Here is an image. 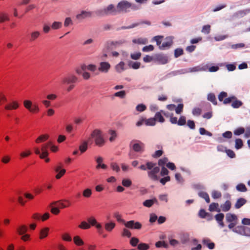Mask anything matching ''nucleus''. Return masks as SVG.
<instances>
[{
  "label": "nucleus",
  "instance_id": "nucleus-1",
  "mask_svg": "<svg viewBox=\"0 0 250 250\" xmlns=\"http://www.w3.org/2000/svg\"><path fill=\"white\" fill-rule=\"evenodd\" d=\"M139 168L142 170H149L147 172L148 177L153 181H157L159 177L157 174L160 172V167L157 166L156 163L152 162H147L146 165H142Z\"/></svg>",
  "mask_w": 250,
  "mask_h": 250
},
{
  "label": "nucleus",
  "instance_id": "nucleus-2",
  "mask_svg": "<svg viewBox=\"0 0 250 250\" xmlns=\"http://www.w3.org/2000/svg\"><path fill=\"white\" fill-rule=\"evenodd\" d=\"M140 8V6L123 0L119 2L116 6L118 13H127L131 10L136 11Z\"/></svg>",
  "mask_w": 250,
  "mask_h": 250
},
{
  "label": "nucleus",
  "instance_id": "nucleus-3",
  "mask_svg": "<svg viewBox=\"0 0 250 250\" xmlns=\"http://www.w3.org/2000/svg\"><path fill=\"white\" fill-rule=\"evenodd\" d=\"M91 137L94 139L95 143L97 146L101 147L104 145L105 141L100 129H94L91 134Z\"/></svg>",
  "mask_w": 250,
  "mask_h": 250
},
{
  "label": "nucleus",
  "instance_id": "nucleus-4",
  "mask_svg": "<svg viewBox=\"0 0 250 250\" xmlns=\"http://www.w3.org/2000/svg\"><path fill=\"white\" fill-rule=\"evenodd\" d=\"M130 148L134 151L142 153L144 151L145 145L139 140H132L130 144Z\"/></svg>",
  "mask_w": 250,
  "mask_h": 250
},
{
  "label": "nucleus",
  "instance_id": "nucleus-5",
  "mask_svg": "<svg viewBox=\"0 0 250 250\" xmlns=\"http://www.w3.org/2000/svg\"><path fill=\"white\" fill-rule=\"evenodd\" d=\"M238 217L235 214L228 213L226 215V220L229 223L228 228L232 229L235 227L238 223Z\"/></svg>",
  "mask_w": 250,
  "mask_h": 250
},
{
  "label": "nucleus",
  "instance_id": "nucleus-6",
  "mask_svg": "<svg viewBox=\"0 0 250 250\" xmlns=\"http://www.w3.org/2000/svg\"><path fill=\"white\" fill-rule=\"evenodd\" d=\"M234 232L250 237V228L244 226H238L232 229Z\"/></svg>",
  "mask_w": 250,
  "mask_h": 250
},
{
  "label": "nucleus",
  "instance_id": "nucleus-7",
  "mask_svg": "<svg viewBox=\"0 0 250 250\" xmlns=\"http://www.w3.org/2000/svg\"><path fill=\"white\" fill-rule=\"evenodd\" d=\"M97 13L100 16H104L107 15H116L118 12L116 10V7H115L113 4H110L104 9L98 11Z\"/></svg>",
  "mask_w": 250,
  "mask_h": 250
},
{
  "label": "nucleus",
  "instance_id": "nucleus-8",
  "mask_svg": "<svg viewBox=\"0 0 250 250\" xmlns=\"http://www.w3.org/2000/svg\"><path fill=\"white\" fill-rule=\"evenodd\" d=\"M78 81V78L73 74H69L62 79V83L63 85L76 83Z\"/></svg>",
  "mask_w": 250,
  "mask_h": 250
},
{
  "label": "nucleus",
  "instance_id": "nucleus-9",
  "mask_svg": "<svg viewBox=\"0 0 250 250\" xmlns=\"http://www.w3.org/2000/svg\"><path fill=\"white\" fill-rule=\"evenodd\" d=\"M24 106L32 113H37L40 109L37 104H32L31 101L29 100H25L23 101Z\"/></svg>",
  "mask_w": 250,
  "mask_h": 250
},
{
  "label": "nucleus",
  "instance_id": "nucleus-10",
  "mask_svg": "<svg viewBox=\"0 0 250 250\" xmlns=\"http://www.w3.org/2000/svg\"><path fill=\"white\" fill-rule=\"evenodd\" d=\"M125 227L130 229H140L142 228V224L139 222H135L134 220H131L125 223Z\"/></svg>",
  "mask_w": 250,
  "mask_h": 250
},
{
  "label": "nucleus",
  "instance_id": "nucleus-11",
  "mask_svg": "<svg viewBox=\"0 0 250 250\" xmlns=\"http://www.w3.org/2000/svg\"><path fill=\"white\" fill-rule=\"evenodd\" d=\"M110 68V64L105 62H101L100 63V67L98 70L103 73H107Z\"/></svg>",
  "mask_w": 250,
  "mask_h": 250
},
{
  "label": "nucleus",
  "instance_id": "nucleus-12",
  "mask_svg": "<svg viewBox=\"0 0 250 250\" xmlns=\"http://www.w3.org/2000/svg\"><path fill=\"white\" fill-rule=\"evenodd\" d=\"M214 218L220 227L223 228L225 226L224 223L223 222L224 218V214L223 213L219 212L215 215Z\"/></svg>",
  "mask_w": 250,
  "mask_h": 250
},
{
  "label": "nucleus",
  "instance_id": "nucleus-13",
  "mask_svg": "<svg viewBox=\"0 0 250 250\" xmlns=\"http://www.w3.org/2000/svg\"><path fill=\"white\" fill-rule=\"evenodd\" d=\"M155 60L160 64H165L167 63V57L163 54H158L155 56Z\"/></svg>",
  "mask_w": 250,
  "mask_h": 250
},
{
  "label": "nucleus",
  "instance_id": "nucleus-14",
  "mask_svg": "<svg viewBox=\"0 0 250 250\" xmlns=\"http://www.w3.org/2000/svg\"><path fill=\"white\" fill-rule=\"evenodd\" d=\"M231 207V203L229 200H227L224 204L220 205L221 211L228 212Z\"/></svg>",
  "mask_w": 250,
  "mask_h": 250
},
{
  "label": "nucleus",
  "instance_id": "nucleus-15",
  "mask_svg": "<svg viewBox=\"0 0 250 250\" xmlns=\"http://www.w3.org/2000/svg\"><path fill=\"white\" fill-rule=\"evenodd\" d=\"M62 201V200H59L58 201L54 202L51 204V205H56L61 208H63L69 207L71 205L70 202L67 200H64L63 201L66 203H68V205H66L65 204L63 203Z\"/></svg>",
  "mask_w": 250,
  "mask_h": 250
},
{
  "label": "nucleus",
  "instance_id": "nucleus-16",
  "mask_svg": "<svg viewBox=\"0 0 250 250\" xmlns=\"http://www.w3.org/2000/svg\"><path fill=\"white\" fill-rule=\"evenodd\" d=\"M19 106V103L16 101H12V102L7 104L4 106V109L7 110L12 109H16Z\"/></svg>",
  "mask_w": 250,
  "mask_h": 250
},
{
  "label": "nucleus",
  "instance_id": "nucleus-17",
  "mask_svg": "<svg viewBox=\"0 0 250 250\" xmlns=\"http://www.w3.org/2000/svg\"><path fill=\"white\" fill-rule=\"evenodd\" d=\"M92 16V12L89 11H82L81 13L76 16L77 19L82 20Z\"/></svg>",
  "mask_w": 250,
  "mask_h": 250
},
{
  "label": "nucleus",
  "instance_id": "nucleus-18",
  "mask_svg": "<svg viewBox=\"0 0 250 250\" xmlns=\"http://www.w3.org/2000/svg\"><path fill=\"white\" fill-rule=\"evenodd\" d=\"M62 166H58L55 168V171L58 172V174L56 175V178L57 179H60L65 173L66 170L65 169H61Z\"/></svg>",
  "mask_w": 250,
  "mask_h": 250
},
{
  "label": "nucleus",
  "instance_id": "nucleus-19",
  "mask_svg": "<svg viewBox=\"0 0 250 250\" xmlns=\"http://www.w3.org/2000/svg\"><path fill=\"white\" fill-rule=\"evenodd\" d=\"M48 147V144H44L42 146L41 150H42V153L40 155V158L41 159H44L48 156V153L47 151Z\"/></svg>",
  "mask_w": 250,
  "mask_h": 250
},
{
  "label": "nucleus",
  "instance_id": "nucleus-20",
  "mask_svg": "<svg viewBox=\"0 0 250 250\" xmlns=\"http://www.w3.org/2000/svg\"><path fill=\"white\" fill-rule=\"evenodd\" d=\"M209 210L210 211H216L218 212H221V209L219 208V204L217 203H212L209 206Z\"/></svg>",
  "mask_w": 250,
  "mask_h": 250
},
{
  "label": "nucleus",
  "instance_id": "nucleus-21",
  "mask_svg": "<svg viewBox=\"0 0 250 250\" xmlns=\"http://www.w3.org/2000/svg\"><path fill=\"white\" fill-rule=\"evenodd\" d=\"M154 118L155 119V122L157 121L158 122L163 123L165 121V120L163 116V114L161 112V110L156 113Z\"/></svg>",
  "mask_w": 250,
  "mask_h": 250
},
{
  "label": "nucleus",
  "instance_id": "nucleus-22",
  "mask_svg": "<svg viewBox=\"0 0 250 250\" xmlns=\"http://www.w3.org/2000/svg\"><path fill=\"white\" fill-rule=\"evenodd\" d=\"M203 244L206 245L210 250H212L215 247V244L213 242H210V240L208 238H204L202 240Z\"/></svg>",
  "mask_w": 250,
  "mask_h": 250
},
{
  "label": "nucleus",
  "instance_id": "nucleus-23",
  "mask_svg": "<svg viewBox=\"0 0 250 250\" xmlns=\"http://www.w3.org/2000/svg\"><path fill=\"white\" fill-rule=\"evenodd\" d=\"M40 35V32L38 31H35L31 32L29 36V41L30 42H34L39 37Z\"/></svg>",
  "mask_w": 250,
  "mask_h": 250
},
{
  "label": "nucleus",
  "instance_id": "nucleus-24",
  "mask_svg": "<svg viewBox=\"0 0 250 250\" xmlns=\"http://www.w3.org/2000/svg\"><path fill=\"white\" fill-rule=\"evenodd\" d=\"M172 44V41L171 40H168L166 42H163L162 45L160 46V49L161 50H164L167 48H169Z\"/></svg>",
  "mask_w": 250,
  "mask_h": 250
},
{
  "label": "nucleus",
  "instance_id": "nucleus-25",
  "mask_svg": "<svg viewBox=\"0 0 250 250\" xmlns=\"http://www.w3.org/2000/svg\"><path fill=\"white\" fill-rule=\"evenodd\" d=\"M246 203V200L245 199L240 198L237 200V201L235 204V208L237 209L240 208Z\"/></svg>",
  "mask_w": 250,
  "mask_h": 250
},
{
  "label": "nucleus",
  "instance_id": "nucleus-26",
  "mask_svg": "<svg viewBox=\"0 0 250 250\" xmlns=\"http://www.w3.org/2000/svg\"><path fill=\"white\" fill-rule=\"evenodd\" d=\"M207 99L208 101L211 102L214 105H217V102L216 97L213 93H210L208 95Z\"/></svg>",
  "mask_w": 250,
  "mask_h": 250
},
{
  "label": "nucleus",
  "instance_id": "nucleus-27",
  "mask_svg": "<svg viewBox=\"0 0 250 250\" xmlns=\"http://www.w3.org/2000/svg\"><path fill=\"white\" fill-rule=\"evenodd\" d=\"M28 228L25 225H21L17 228V230L20 235L24 234L27 231Z\"/></svg>",
  "mask_w": 250,
  "mask_h": 250
},
{
  "label": "nucleus",
  "instance_id": "nucleus-28",
  "mask_svg": "<svg viewBox=\"0 0 250 250\" xmlns=\"http://www.w3.org/2000/svg\"><path fill=\"white\" fill-rule=\"evenodd\" d=\"M198 195L205 199L207 203H209L210 202V199L208 194L204 191H201L198 193Z\"/></svg>",
  "mask_w": 250,
  "mask_h": 250
},
{
  "label": "nucleus",
  "instance_id": "nucleus-29",
  "mask_svg": "<svg viewBox=\"0 0 250 250\" xmlns=\"http://www.w3.org/2000/svg\"><path fill=\"white\" fill-rule=\"evenodd\" d=\"M88 141H84L79 146V150L82 153H84L87 149Z\"/></svg>",
  "mask_w": 250,
  "mask_h": 250
},
{
  "label": "nucleus",
  "instance_id": "nucleus-30",
  "mask_svg": "<svg viewBox=\"0 0 250 250\" xmlns=\"http://www.w3.org/2000/svg\"><path fill=\"white\" fill-rule=\"evenodd\" d=\"M156 202H157V200L156 199L146 200L143 202V204L145 207L150 208Z\"/></svg>",
  "mask_w": 250,
  "mask_h": 250
},
{
  "label": "nucleus",
  "instance_id": "nucleus-31",
  "mask_svg": "<svg viewBox=\"0 0 250 250\" xmlns=\"http://www.w3.org/2000/svg\"><path fill=\"white\" fill-rule=\"evenodd\" d=\"M49 228H44L41 229L40 231V239H43L47 236L49 231Z\"/></svg>",
  "mask_w": 250,
  "mask_h": 250
},
{
  "label": "nucleus",
  "instance_id": "nucleus-32",
  "mask_svg": "<svg viewBox=\"0 0 250 250\" xmlns=\"http://www.w3.org/2000/svg\"><path fill=\"white\" fill-rule=\"evenodd\" d=\"M115 223L114 222L106 223L105 224V229L107 231H111L115 227Z\"/></svg>",
  "mask_w": 250,
  "mask_h": 250
},
{
  "label": "nucleus",
  "instance_id": "nucleus-33",
  "mask_svg": "<svg viewBox=\"0 0 250 250\" xmlns=\"http://www.w3.org/2000/svg\"><path fill=\"white\" fill-rule=\"evenodd\" d=\"M243 104L242 102L241 101L238 100L237 98L232 102L231 106L234 108H237L240 107Z\"/></svg>",
  "mask_w": 250,
  "mask_h": 250
},
{
  "label": "nucleus",
  "instance_id": "nucleus-34",
  "mask_svg": "<svg viewBox=\"0 0 250 250\" xmlns=\"http://www.w3.org/2000/svg\"><path fill=\"white\" fill-rule=\"evenodd\" d=\"M156 122L154 118H150L148 119H145V125L147 126H154Z\"/></svg>",
  "mask_w": 250,
  "mask_h": 250
},
{
  "label": "nucleus",
  "instance_id": "nucleus-35",
  "mask_svg": "<svg viewBox=\"0 0 250 250\" xmlns=\"http://www.w3.org/2000/svg\"><path fill=\"white\" fill-rule=\"evenodd\" d=\"M10 19L8 15L3 12L0 13V22L2 23L5 21H9Z\"/></svg>",
  "mask_w": 250,
  "mask_h": 250
},
{
  "label": "nucleus",
  "instance_id": "nucleus-36",
  "mask_svg": "<svg viewBox=\"0 0 250 250\" xmlns=\"http://www.w3.org/2000/svg\"><path fill=\"white\" fill-rule=\"evenodd\" d=\"M73 240L74 243L77 246H82L84 244L83 240L79 236H75L73 238Z\"/></svg>",
  "mask_w": 250,
  "mask_h": 250
},
{
  "label": "nucleus",
  "instance_id": "nucleus-37",
  "mask_svg": "<svg viewBox=\"0 0 250 250\" xmlns=\"http://www.w3.org/2000/svg\"><path fill=\"white\" fill-rule=\"evenodd\" d=\"M198 215L201 218H205L210 216V214L209 213L207 212L205 209H201L199 212Z\"/></svg>",
  "mask_w": 250,
  "mask_h": 250
},
{
  "label": "nucleus",
  "instance_id": "nucleus-38",
  "mask_svg": "<svg viewBox=\"0 0 250 250\" xmlns=\"http://www.w3.org/2000/svg\"><path fill=\"white\" fill-rule=\"evenodd\" d=\"M108 133L110 135V137L109 139V141L111 142H113L115 140V138L117 137L116 132L113 130H109L108 131Z\"/></svg>",
  "mask_w": 250,
  "mask_h": 250
},
{
  "label": "nucleus",
  "instance_id": "nucleus-39",
  "mask_svg": "<svg viewBox=\"0 0 250 250\" xmlns=\"http://www.w3.org/2000/svg\"><path fill=\"white\" fill-rule=\"evenodd\" d=\"M128 65L133 69H137L140 68L141 63L139 62H130L128 63Z\"/></svg>",
  "mask_w": 250,
  "mask_h": 250
},
{
  "label": "nucleus",
  "instance_id": "nucleus-40",
  "mask_svg": "<svg viewBox=\"0 0 250 250\" xmlns=\"http://www.w3.org/2000/svg\"><path fill=\"white\" fill-rule=\"evenodd\" d=\"M113 216L119 222L123 223L124 224L125 223V220L122 218V215L118 212H114L113 214Z\"/></svg>",
  "mask_w": 250,
  "mask_h": 250
},
{
  "label": "nucleus",
  "instance_id": "nucleus-41",
  "mask_svg": "<svg viewBox=\"0 0 250 250\" xmlns=\"http://www.w3.org/2000/svg\"><path fill=\"white\" fill-rule=\"evenodd\" d=\"M147 40L146 39L139 38L137 39L133 40L132 42L134 43H138L140 44H145L147 42Z\"/></svg>",
  "mask_w": 250,
  "mask_h": 250
},
{
  "label": "nucleus",
  "instance_id": "nucleus-42",
  "mask_svg": "<svg viewBox=\"0 0 250 250\" xmlns=\"http://www.w3.org/2000/svg\"><path fill=\"white\" fill-rule=\"evenodd\" d=\"M236 189L240 192H246L247 190V188L245 185L243 184H239L237 185Z\"/></svg>",
  "mask_w": 250,
  "mask_h": 250
},
{
  "label": "nucleus",
  "instance_id": "nucleus-43",
  "mask_svg": "<svg viewBox=\"0 0 250 250\" xmlns=\"http://www.w3.org/2000/svg\"><path fill=\"white\" fill-rule=\"evenodd\" d=\"M155 246L157 248H161L164 247L165 248H168V245L166 243L165 241H158L155 243Z\"/></svg>",
  "mask_w": 250,
  "mask_h": 250
},
{
  "label": "nucleus",
  "instance_id": "nucleus-44",
  "mask_svg": "<svg viewBox=\"0 0 250 250\" xmlns=\"http://www.w3.org/2000/svg\"><path fill=\"white\" fill-rule=\"evenodd\" d=\"M149 248L148 244L141 243L138 245V249L139 250H147Z\"/></svg>",
  "mask_w": 250,
  "mask_h": 250
},
{
  "label": "nucleus",
  "instance_id": "nucleus-45",
  "mask_svg": "<svg viewBox=\"0 0 250 250\" xmlns=\"http://www.w3.org/2000/svg\"><path fill=\"white\" fill-rule=\"evenodd\" d=\"M235 142V147L237 149H239L242 147L243 143L242 140L241 139H236Z\"/></svg>",
  "mask_w": 250,
  "mask_h": 250
},
{
  "label": "nucleus",
  "instance_id": "nucleus-46",
  "mask_svg": "<svg viewBox=\"0 0 250 250\" xmlns=\"http://www.w3.org/2000/svg\"><path fill=\"white\" fill-rule=\"evenodd\" d=\"M62 26V23L61 22L54 21L51 25V28L53 29L56 30L61 28Z\"/></svg>",
  "mask_w": 250,
  "mask_h": 250
},
{
  "label": "nucleus",
  "instance_id": "nucleus-47",
  "mask_svg": "<svg viewBox=\"0 0 250 250\" xmlns=\"http://www.w3.org/2000/svg\"><path fill=\"white\" fill-rule=\"evenodd\" d=\"M210 31V26L208 24L204 25L201 32L205 34H208Z\"/></svg>",
  "mask_w": 250,
  "mask_h": 250
},
{
  "label": "nucleus",
  "instance_id": "nucleus-48",
  "mask_svg": "<svg viewBox=\"0 0 250 250\" xmlns=\"http://www.w3.org/2000/svg\"><path fill=\"white\" fill-rule=\"evenodd\" d=\"M49 136L48 135H42L39 136L36 140V142L39 143L43 142L48 139Z\"/></svg>",
  "mask_w": 250,
  "mask_h": 250
},
{
  "label": "nucleus",
  "instance_id": "nucleus-49",
  "mask_svg": "<svg viewBox=\"0 0 250 250\" xmlns=\"http://www.w3.org/2000/svg\"><path fill=\"white\" fill-rule=\"evenodd\" d=\"M124 65L125 63L123 62H120L116 66V70L119 72H121L125 70Z\"/></svg>",
  "mask_w": 250,
  "mask_h": 250
},
{
  "label": "nucleus",
  "instance_id": "nucleus-50",
  "mask_svg": "<svg viewBox=\"0 0 250 250\" xmlns=\"http://www.w3.org/2000/svg\"><path fill=\"white\" fill-rule=\"evenodd\" d=\"M122 184L125 187H129L132 184V182L129 179H124L122 180Z\"/></svg>",
  "mask_w": 250,
  "mask_h": 250
},
{
  "label": "nucleus",
  "instance_id": "nucleus-51",
  "mask_svg": "<svg viewBox=\"0 0 250 250\" xmlns=\"http://www.w3.org/2000/svg\"><path fill=\"white\" fill-rule=\"evenodd\" d=\"M245 129L244 127H240L236 129L234 131V134L235 135H240L245 132Z\"/></svg>",
  "mask_w": 250,
  "mask_h": 250
},
{
  "label": "nucleus",
  "instance_id": "nucleus-52",
  "mask_svg": "<svg viewBox=\"0 0 250 250\" xmlns=\"http://www.w3.org/2000/svg\"><path fill=\"white\" fill-rule=\"evenodd\" d=\"M92 191L90 188H86L83 192V195L85 198H89L91 196Z\"/></svg>",
  "mask_w": 250,
  "mask_h": 250
},
{
  "label": "nucleus",
  "instance_id": "nucleus-53",
  "mask_svg": "<svg viewBox=\"0 0 250 250\" xmlns=\"http://www.w3.org/2000/svg\"><path fill=\"white\" fill-rule=\"evenodd\" d=\"M211 196L213 199H218L221 197L222 194L220 191L213 190L211 193Z\"/></svg>",
  "mask_w": 250,
  "mask_h": 250
},
{
  "label": "nucleus",
  "instance_id": "nucleus-54",
  "mask_svg": "<svg viewBox=\"0 0 250 250\" xmlns=\"http://www.w3.org/2000/svg\"><path fill=\"white\" fill-rule=\"evenodd\" d=\"M139 242V240L136 237H132L130 240V244L133 247H136L137 246Z\"/></svg>",
  "mask_w": 250,
  "mask_h": 250
},
{
  "label": "nucleus",
  "instance_id": "nucleus-55",
  "mask_svg": "<svg viewBox=\"0 0 250 250\" xmlns=\"http://www.w3.org/2000/svg\"><path fill=\"white\" fill-rule=\"evenodd\" d=\"M236 99V97L234 96H232L228 98H226L223 101V104H230L234 100Z\"/></svg>",
  "mask_w": 250,
  "mask_h": 250
},
{
  "label": "nucleus",
  "instance_id": "nucleus-56",
  "mask_svg": "<svg viewBox=\"0 0 250 250\" xmlns=\"http://www.w3.org/2000/svg\"><path fill=\"white\" fill-rule=\"evenodd\" d=\"M95 160H96V163H97V165L96 166V168L97 169H99L100 168V166L103 164L102 163L104 161V159L102 157L99 156V157L96 158Z\"/></svg>",
  "mask_w": 250,
  "mask_h": 250
},
{
  "label": "nucleus",
  "instance_id": "nucleus-57",
  "mask_svg": "<svg viewBox=\"0 0 250 250\" xmlns=\"http://www.w3.org/2000/svg\"><path fill=\"white\" fill-rule=\"evenodd\" d=\"M186 123V118L184 116H181L178 121L177 124L180 126L184 125Z\"/></svg>",
  "mask_w": 250,
  "mask_h": 250
},
{
  "label": "nucleus",
  "instance_id": "nucleus-58",
  "mask_svg": "<svg viewBox=\"0 0 250 250\" xmlns=\"http://www.w3.org/2000/svg\"><path fill=\"white\" fill-rule=\"evenodd\" d=\"M184 105L182 104H178L177 106L175 107V110L177 114H179L183 112Z\"/></svg>",
  "mask_w": 250,
  "mask_h": 250
},
{
  "label": "nucleus",
  "instance_id": "nucleus-59",
  "mask_svg": "<svg viewBox=\"0 0 250 250\" xmlns=\"http://www.w3.org/2000/svg\"><path fill=\"white\" fill-rule=\"evenodd\" d=\"M141 56V53L140 52H136L132 53L130 55V57L132 60H137L140 58Z\"/></svg>",
  "mask_w": 250,
  "mask_h": 250
},
{
  "label": "nucleus",
  "instance_id": "nucleus-60",
  "mask_svg": "<svg viewBox=\"0 0 250 250\" xmlns=\"http://www.w3.org/2000/svg\"><path fill=\"white\" fill-rule=\"evenodd\" d=\"M79 227L82 229H88L90 228V225L87 222L83 221Z\"/></svg>",
  "mask_w": 250,
  "mask_h": 250
},
{
  "label": "nucleus",
  "instance_id": "nucleus-61",
  "mask_svg": "<svg viewBox=\"0 0 250 250\" xmlns=\"http://www.w3.org/2000/svg\"><path fill=\"white\" fill-rule=\"evenodd\" d=\"M146 109V107L143 104H139L136 107V109L139 112H143Z\"/></svg>",
  "mask_w": 250,
  "mask_h": 250
},
{
  "label": "nucleus",
  "instance_id": "nucleus-62",
  "mask_svg": "<svg viewBox=\"0 0 250 250\" xmlns=\"http://www.w3.org/2000/svg\"><path fill=\"white\" fill-rule=\"evenodd\" d=\"M183 54V50L181 48H177L174 51V56L178 58Z\"/></svg>",
  "mask_w": 250,
  "mask_h": 250
},
{
  "label": "nucleus",
  "instance_id": "nucleus-63",
  "mask_svg": "<svg viewBox=\"0 0 250 250\" xmlns=\"http://www.w3.org/2000/svg\"><path fill=\"white\" fill-rule=\"evenodd\" d=\"M228 96L227 92L222 91L218 95V100L219 101L222 102L224 98H226Z\"/></svg>",
  "mask_w": 250,
  "mask_h": 250
},
{
  "label": "nucleus",
  "instance_id": "nucleus-64",
  "mask_svg": "<svg viewBox=\"0 0 250 250\" xmlns=\"http://www.w3.org/2000/svg\"><path fill=\"white\" fill-rule=\"evenodd\" d=\"M154 50V46L152 45L145 46L142 48L143 52H149Z\"/></svg>",
  "mask_w": 250,
  "mask_h": 250
}]
</instances>
